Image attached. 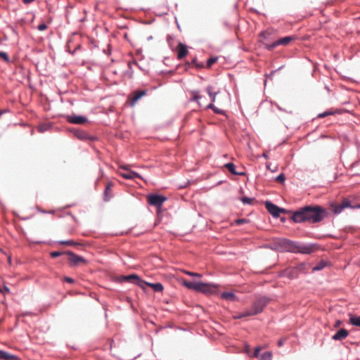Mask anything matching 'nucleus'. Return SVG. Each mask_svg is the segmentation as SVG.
<instances>
[{
    "label": "nucleus",
    "mask_w": 360,
    "mask_h": 360,
    "mask_svg": "<svg viewBox=\"0 0 360 360\" xmlns=\"http://www.w3.org/2000/svg\"><path fill=\"white\" fill-rule=\"evenodd\" d=\"M250 314V311L249 310H247L245 312H243V313H240L238 314V315L235 316H234V319H241V318H243V317H246V316H251V314Z\"/></svg>",
    "instance_id": "nucleus-26"
},
{
    "label": "nucleus",
    "mask_w": 360,
    "mask_h": 360,
    "mask_svg": "<svg viewBox=\"0 0 360 360\" xmlns=\"http://www.w3.org/2000/svg\"><path fill=\"white\" fill-rule=\"evenodd\" d=\"M60 245H65L69 246H75L79 245L78 243L75 242L72 240H60L58 242Z\"/></svg>",
    "instance_id": "nucleus-22"
},
{
    "label": "nucleus",
    "mask_w": 360,
    "mask_h": 360,
    "mask_svg": "<svg viewBox=\"0 0 360 360\" xmlns=\"http://www.w3.org/2000/svg\"><path fill=\"white\" fill-rule=\"evenodd\" d=\"M340 321H338L335 325V327H338L340 325Z\"/></svg>",
    "instance_id": "nucleus-45"
},
{
    "label": "nucleus",
    "mask_w": 360,
    "mask_h": 360,
    "mask_svg": "<svg viewBox=\"0 0 360 360\" xmlns=\"http://www.w3.org/2000/svg\"><path fill=\"white\" fill-rule=\"evenodd\" d=\"M332 210L335 214H340L345 208L357 209L360 208V203L356 204L354 202V198H344L339 204H332Z\"/></svg>",
    "instance_id": "nucleus-4"
},
{
    "label": "nucleus",
    "mask_w": 360,
    "mask_h": 360,
    "mask_svg": "<svg viewBox=\"0 0 360 360\" xmlns=\"http://www.w3.org/2000/svg\"><path fill=\"white\" fill-rule=\"evenodd\" d=\"M46 129V126H45V125H40V126L39 127V131L40 132H43V131H44Z\"/></svg>",
    "instance_id": "nucleus-43"
},
{
    "label": "nucleus",
    "mask_w": 360,
    "mask_h": 360,
    "mask_svg": "<svg viewBox=\"0 0 360 360\" xmlns=\"http://www.w3.org/2000/svg\"><path fill=\"white\" fill-rule=\"evenodd\" d=\"M121 281L131 282L133 283H136L143 289H144L145 283H146V282L141 280V278L136 274L123 276L121 278Z\"/></svg>",
    "instance_id": "nucleus-9"
},
{
    "label": "nucleus",
    "mask_w": 360,
    "mask_h": 360,
    "mask_svg": "<svg viewBox=\"0 0 360 360\" xmlns=\"http://www.w3.org/2000/svg\"><path fill=\"white\" fill-rule=\"evenodd\" d=\"M246 221H247V220L245 219H239L236 221V224L238 225H240V224L245 223Z\"/></svg>",
    "instance_id": "nucleus-41"
},
{
    "label": "nucleus",
    "mask_w": 360,
    "mask_h": 360,
    "mask_svg": "<svg viewBox=\"0 0 360 360\" xmlns=\"http://www.w3.org/2000/svg\"><path fill=\"white\" fill-rule=\"evenodd\" d=\"M334 112L333 111H330V110H328V111H326L323 113H320L319 115H318V117L319 118H323V117H325L328 115H333Z\"/></svg>",
    "instance_id": "nucleus-27"
},
{
    "label": "nucleus",
    "mask_w": 360,
    "mask_h": 360,
    "mask_svg": "<svg viewBox=\"0 0 360 360\" xmlns=\"http://www.w3.org/2000/svg\"><path fill=\"white\" fill-rule=\"evenodd\" d=\"M265 207L268 210V212L274 217H278L280 213L285 212V210L284 209L280 208L276 205L269 201H266L265 202Z\"/></svg>",
    "instance_id": "nucleus-11"
},
{
    "label": "nucleus",
    "mask_w": 360,
    "mask_h": 360,
    "mask_svg": "<svg viewBox=\"0 0 360 360\" xmlns=\"http://www.w3.org/2000/svg\"><path fill=\"white\" fill-rule=\"evenodd\" d=\"M110 184H108L105 187V192H104V194H105V200H108V194L110 193Z\"/></svg>",
    "instance_id": "nucleus-31"
},
{
    "label": "nucleus",
    "mask_w": 360,
    "mask_h": 360,
    "mask_svg": "<svg viewBox=\"0 0 360 360\" xmlns=\"http://www.w3.org/2000/svg\"><path fill=\"white\" fill-rule=\"evenodd\" d=\"M145 285L151 287L155 292H162L163 290V285L160 283H150L146 282Z\"/></svg>",
    "instance_id": "nucleus-18"
},
{
    "label": "nucleus",
    "mask_w": 360,
    "mask_h": 360,
    "mask_svg": "<svg viewBox=\"0 0 360 360\" xmlns=\"http://www.w3.org/2000/svg\"><path fill=\"white\" fill-rule=\"evenodd\" d=\"M206 91L209 94L212 102H214L217 93L213 91V88L212 86H207L206 89Z\"/></svg>",
    "instance_id": "nucleus-20"
},
{
    "label": "nucleus",
    "mask_w": 360,
    "mask_h": 360,
    "mask_svg": "<svg viewBox=\"0 0 360 360\" xmlns=\"http://www.w3.org/2000/svg\"><path fill=\"white\" fill-rule=\"evenodd\" d=\"M68 255V261L71 266H79L81 264H86V261L81 256L75 254L72 252H67Z\"/></svg>",
    "instance_id": "nucleus-10"
},
{
    "label": "nucleus",
    "mask_w": 360,
    "mask_h": 360,
    "mask_svg": "<svg viewBox=\"0 0 360 360\" xmlns=\"http://www.w3.org/2000/svg\"><path fill=\"white\" fill-rule=\"evenodd\" d=\"M269 302V299H268L267 297H262L258 298L252 303V309L249 310V314H251V316H254L261 313Z\"/></svg>",
    "instance_id": "nucleus-5"
},
{
    "label": "nucleus",
    "mask_w": 360,
    "mask_h": 360,
    "mask_svg": "<svg viewBox=\"0 0 360 360\" xmlns=\"http://www.w3.org/2000/svg\"><path fill=\"white\" fill-rule=\"evenodd\" d=\"M217 58H210L207 60V66L208 68L211 67L214 63H216Z\"/></svg>",
    "instance_id": "nucleus-30"
},
{
    "label": "nucleus",
    "mask_w": 360,
    "mask_h": 360,
    "mask_svg": "<svg viewBox=\"0 0 360 360\" xmlns=\"http://www.w3.org/2000/svg\"><path fill=\"white\" fill-rule=\"evenodd\" d=\"M68 122L72 124H82L87 122L86 117L80 115H69L67 117Z\"/></svg>",
    "instance_id": "nucleus-12"
},
{
    "label": "nucleus",
    "mask_w": 360,
    "mask_h": 360,
    "mask_svg": "<svg viewBox=\"0 0 360 360\" xmlns=\"http://www.w3.org/2000/svg\"><path fill=\"white\" fill-rule=\"evenodd\" d=\"M285 179V177L283 174H279L276 178V181L280 183H283Z\"/></svg>",
    "instance_id": "nucleus-34"
},
{
    "label": "nucleus",
    "mask_w": 360,
    "mask_h": 360,
    "mask_svg": "<svg viewBox=\"0 0 360 360\" xmlns=\"http://www.w3.org/2000/svg\"><path fill=\"white\" fill-rule=\"evenodd\" d=\"M64 280L68 282V283H73L75 282L74 279L70 278V277H65L64 278Z\"/></svg>",
    "instance_id": "nucleus-42"
},
{
    "label": "nucleus",
    "mask_w": 360,
    "mask_h": 360,
    "mask_svg": "<svg viewBox=\"0 0 360 360\" xmlns=\"http://www.w3.org/2000/svg\"><path fill=\"white\" fill-rule=\"evenodd\" d=\"M242 202L245 204H252V202L255 200L254 198H250L248 197H243L241 199Z\"/></svg>",
    "instance_id": "nucleus-29"
},
{
    "label": "nucleus",
    "mask_w": 360,
    "mask_h": 360,
    "mask_svg": "<svg viewBox=\"0 0 360 360\" xmlns=\"http://www.w3.org/2000/svg\"><path fill=\"white\" fill-rule=\"evenodd\" d=\"M348 335V331L346 329L342 328L338 330L334 335H333L332 339L334 340H342L345 339Z\"/></svg>",
    "instance_id": "nucleus-14"
},
{
    "label": "nucleus",
    "mask_w": 360,
    "mask_h": 360,
    "mask_svg": "<svg viewBox=\"0 0 360 360\" xmlns=\"http://www.w3.org/2000/svg\"><path fill=\"white\" fill-rule=\"evenodd\" d=\"M166 200L167 198L161 195L150 194L147 196V201L148 204L157 207H160Z\"/></svg>",
    "instance_id": "nucleus-6"
},
{
    "label": "nucleus",
    "mask_w": 360,
    "mask_h": 360,
    "mask_svg": "<svg viewBox=\"0 0 360 360\" xmlns=\"http://www.w3.org/2000/svg\"><path fill=\"white\" fill-rule=\"evenodd\" d=\"M294 39H295V37H293L292 36L285 37L283 38H281V39L274 41V43H272L271 44H265V48L269 51H271L277 46H279V45L286 46L290 42L293 41Z\"/></svg>",
    "instance_id": "nucleus-8"
},
{
    "label": "nucleus",
    "mask_w": 360,
    "mask_h": 360,
    "mask_svg": "<svg viewBox=\"0 0 360 360\" xmlns=\"http://www.w3.org/2000/svg\"><path fill=\"white\" fill-rule=\"evenodd\" d=\"M0 58H2L6 62L9 61V57L6 52L0 51Z\"/></svg>",
    "instance_id": "nucleus-28"
},
{
    "label": "nucleus",
    "mask_w": 360,
    "mask_h": 360,
    "mask_svg": "<svg viewBox=\"0 0 360 360\" xmlns=\"http://www.w3.org/2000/svg\"><path fill=\"white\" fill-rule=\"evenodd\" d=\"M120 168L124 170V172H119V174L126 179H141L139 174L129 169V165H120Z\"/></svg>",
    "instance_id": "nucleus-7"
},
{
    "label": "nucleus",
    "mask_w": 360,
    "mask_h": 360,
    "mask_svg": "<svg viewBox=\"0 0 360 360\" xmlns=\"http://www.w3.org/2000/svg\"><path fill=\"white\" fill-rule=\"evenodd\" d=\"M359 20H360V17H359Z\"/></svg>",
    "instance_id": "nucleus-46"
},
{
    "label": "nucleus",
    "mask_w": 360,
    "mask_h": 360,
    "mask_svg": "<svg viewBox=\"0 0 360 360\" xmlns=\"http://www.w3.org/2000/svg\"><path fill=\"white\" fill-rule=\"evenodd\" d=\"M260 351H261V347H256L255 349V351H254L253 356L254 357H258Z\"/></svg>",
    "instance_id": "nucleus-38"
},
{
    "label": "nucleus",
    "mask_w": 360,
    "mask_h": 360,
    "mask_svg": "<svg viewBox=\"0 0 360 360\" xmlns=\"http://www.w3.org/2000/svg\"><path fill=\"white\" fill-rule=\"evenodd\" d=\"M285 339H281L278 342V347H281L284 343Z\"/></svg>",
    "instance_id": "nucleus-44"
},
{
    "label": "nucleus",
    "mask_w": 360,
    "mask_h": 360,
    "mask_svg": "<svg viewBox=\"0 0 360 360\" xmlns=\"http://www.w3.org/2000/svg\"><path fill=\"white\" fill-rule=\"evenodd\" d=\"M62 254H63V252H61L55 251V252H51V256L52 257H57L60 256Z\"/></svg>",
    "instance_id": "nucleus-40"
},
{
    "label": "nucleus",
    "mask_w": 360,
    "mask_h": 360,
    "mask_svg": "<svg viewBox=\"0 0 360 360\" xmlns=\"http://www.w3.org/2000/svg\"><path fill=\"white\" fill-rule=\"evenodd\" d=\"M0 292L4 295L8 294L10 292V290L7 286L4 285L3 288H0Z\"/></svg>",
    "instance_id": "nucleus-35"
},
{
    "label": "nucleus",
    "mask_w": 360,
    "mask_h": 360,
    "mask_svg": "<svg viewBox=\"0 0 360 360\" xmlns=\"http://www.w3.org/2000/svg\"><path fill=\"white\" fill-rule=\"evenodd\" d=\"M326 214V210L321 206L308 205L295 212L292 219L296 223H318L323 220Z\"/></svg>",
    "instance_id": "nucleus-1"
},
{
    "label": "nucleus",
    "mask_w": 360,
    "mask_h": 360,
    "mask_svg": "<svg viewBox=\"0 0 360 360\" xmlns=\"http://www.w3.org/2000/svg\"><path fill=\"white\" fill-rule=\"evenodd\" d=\"M349 322L354 326L360 327V316H351L349 319Z\"/></svg>",
    "instance_id": "nucleus-21"
},
{
    "label": "nucleus",
    "mask_w": 360,
    "mask_h": 360,
    "mask_svg": "<svg viewBox=\"0 0 360 360\" xmlns=\"http://www.w3.org/2000/svg\"><path fill=\"white\" fill-rule=\"evenodd\" d=\"M0 359L4 360H19L18 356L2 350H0Z\"/></svg>",
    "instance_id": "nucleus-16"
},
{
    "label": "nucleus",
    "mask_w": 360,
    "mask_h": 360,
    "mask_svg": "<svg viewBox=\"0 0 360 360\" xmlns=\"http://www.w3.org/2000/svg\"><path fill=\"white\" fill-rule=\"evenodd\" d=\"M46 28H47V26H46V25L44 22L41 23L40 25H39V26L37 27V29L39 31H44Z\"/></svg>",
    "instance_id": "nucleus-37"
},
{
    "label": "nucleus",
    "mask_w": 360,
    "mask_h": 360,
    "mask_svg": "<svg viewBox=\"0 0 360 360\" xmlns=\"http://www.w3.org/2000/svg\"><path fill=\"white\" fill-rule=\"evenodd\" d=\"M224 167L233 174L242 175L243 173H238L235 170V165L231 163H226Z\"/></svg>",
    "instance_id": "nucleus-19"
},
{
    "label": "nucleus",
    "mask_w": 360,
    "mask_h": 360,
    "mask_svg": "<svg viewBox=\"0 0 360 360\" xmlns=\"http://www.w3.org/2000/svg\"><path fill=\"white\" fill-rule=\"evenodd\" d=\"M184 272L186 274L189 275L191 276H195V277H198V278H200L202 276L201 274H198V273H194V272H191V271H184Z\"/></svg>",
    "instance_id": "nucleus-32"
},
{
    "label": "nucleus",
    "mask_w": 360,
    "mask_h": 360,
    "mask_svg": "<svg viewBox=\"0 0 360 360\" xmlns=\"http://www.w3.org/2000/svg\"><path fill=\"white\" fill-rule=\"evenodd\" d=\"M146 94V91H144V90H141V91H136L134 92L133 94V97L131 99V105H134L135 103L141 98L143 97V96H145Z\"/></svg>",
    "instance_id": "nucleus-15"
},
{
    "label": "nucleus",
    "mask_w": 360,
    "mask_h": 360,
    "mask_svg": "<svg viewBox=\"0 0 360 360\" xmlns=\"http://www.w3.org/2000/svg\"><path fill=\"white\" fill-rule=\"evenodd\" d=\"M221 297L224 300L233 302L236 300L235 294L232 292H224L221 294Z\"/></svg>",
    "instance_id": "nucleus-17"
},
{
    "label": "nucleus",
    "mask_w": 360,
    "mask_h": 360,
    "mask_svg": "<svg viewBox=\"0 0 360 360\" xmlns=\"http://www.w3.org/2000/svg\"><path fill=\"white\" fill-rule=\"evenodd\" d=\"M176 51L178 59H182L188 54L187 46L181 42L178 44Z\"/></svg>",
    "instance_id": "nucleus-13"
},
{
    "label": "nucleus",
    "mask_w": 360,
    "mask_h": 360,
    "mask_svg": "<svg viewBox=\"0 0 360 360\" xmlns=\"http://www.w3.org/2000/svg\"><path fill=\"white\" fill-rule=\"evenodd\" d=\"M192 63H193L195 66H196V68H202V67H203V65H202V64H199V63H197V60H196V58H193V60H192Z\"/></svg>",
    "instance_id": "nucleus-39"
},
{
    "label": "nucleus",
    "mask_w": 360,
    "mask_h": 360,
    "mask_svg": "<svg viewBox=\"0 0 360 360\" xmlns=\"http://www.w3.org/2000/svg\"><path fill=\"white\" fill-rule=\"evenodd\" d=\"M76 136L80 139H86L87 138V135L83 131L77 132Z\"/></svg>",
    "instance_id": "nucleus-33"
},
{
    "label": "nucleus",
    "mask_w": 360,
    "mask_h": 360,
    "mask_svg": "<svg viewBox=\"0 0 360 360\" xmlns=\"http://www.w3.org/2000/svg\"><path fill=\"white\" fill-rule=\"evenodd\" d=\"M182 284L188 289L207 295L215 293L217 291L216 285L202 282L188 281L184 279Z\"/></svg>",
    "instance_id": "nucleus-3"
},
{
    "label": "nucleus",
    "mask_w": 360,
    "mask_h": 360,
    "mask_svg": "<svg viewBox=\"0 0 360 360\" xmlns=\"http://www.w3.org/2000/svg\"><path fill=\"white\" fill-rule=\"evenodd\" d=\"M272 354L271 352H265L261 356L260 360H271Z\"/></svg>",
    "instance_id": "nucleus-24"
},
{
    "label": "nucleus",
    "mask_w": 360,
    "mask_h": 360,
    "mask_svg": "<svg viewBox=\"0 0 360 360\" xmlns=\"http://www.w3.org/2000/svg\"><path fill=\"white\" fill-rule=\"evenodd\" d=\"M281 245L285 250L292 252L310 254L317 250V246L316 244L304 245L287 239H283L281 241Z\"/></svg>",
    "instance_id": "nucleus-2"
},
{
    "label": "nucleus",
    "mask_w": 360,
    "mask_h": 360,
    "mask_svg": "<svg viewBox=\"0 0 360 360\" xmlns=\"http://www.w3.org/2000/svg\"><path fill=\"white\" fill-rule=\"evenodd\" d=\"M192 94L193 101H198L200 98V96L199 95L198 92L193 91Z\"/></svg>",
    "instance_id": "nucleus-36"
},
{
    "label": "nucleus",
    "mask_w": 360,
    "mask_h": 360,
    "mask_svg": "<svg viewBox=\"0 0 360 360\" xmlns=\"http://www.w3.org/2000/svg\"><path fill=\"white\" fill-rule=\"evenodd\" d=\"M207 108H210V109H212L214 110V112L217 113V114H222L223 113V111L217 108H216L212 103H210L207 106Z\"/></svg>",
    "instance_id": "nucleus-25"
},
{
    "label": "nucleus",
    "mask_w": 360,
    "mask_h": 360,
    "mask_svg": "<svg viewBox=\"0 0 360 360\" xmlns=\"http://www.w3.org/2000/svg\"><path fill=\"white\" fill-rule=\"evenodd\" d=\"M326 266V262L324 261H321L316 266H314L312 269L313 271H320L323 269Z\"/></svg>",
    "instance_id": "nucleus-23"
}]
</instances>
